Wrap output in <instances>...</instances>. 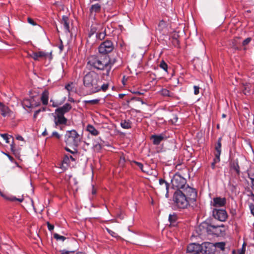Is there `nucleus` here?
I'll return each mask as SVG.
<instances>
[{"mask_svg": "<svg viewBox=\"0 0 254 254\" xmlns=\"http://www.w3.org/2000/svg\"><path fill=\"white\" fill-rule=\"evenodd\" d=\"M197 191L195 189L188 186L183 190H177L173 195L174 206L179 209L187 208L196 200Z\"/></svg>", "mask_w": 254, "mask_h": 254, "instance_id": "nucleus-1", "label": "nucleus"}, {"mask_svg": "<svg viewBox=\"0 0 254 254\" xmlns=\"http://www.w3.org/2000/svg\"><path fill=\"white\" fill-rule=\"evenodd\" d=\"M83 85L91 93L105 92L109 88L108 83H102V77L93 70L86 73L83 79Z\"/></svg>", "mask_w": 254, "mask_h": 254, "instance_id": "nucleus-2", "label": "nucleus"}, {"mask_svg": "<svg viewBox=\"0 0 254 254\" xmlns=\"http://www.w3.org/2000/svg\"><path fill=\"white\" fill-rule=\"evenodd\" d=\"M187 252L191 254H214L213 243L205 242L201 244L191 243L188 245Z\"/></svg>", "mask_w": 254, "mask_h": 254, "instance_id": "nucleus-3", "label": "nucleus"}, {"mask_svg": "<svg viewBox=\"0 0 254 254\" xmlns=\"http://www.w3.org/2000/svg\"><path fill=\"white\" fill-rule=\"evenodd\" d=\"M198 230L200 231V234L207 233L208 235L219 237L224 234L225 227L223 224L216 225L204 222L199 225Z\"/></svg>", "mask_w": 254, "mask_h": 254, "instance_id": "nucleus-4", "label": "nucleus"}, {"mask_svg": "<svg viewBox=\"0 0 254 254\" xmlns=\"http://www.w3.org/2000/svg\"><path fill=\"white\" fill-rule=\"evenodd\" d=\"M87 66L91 69L106 70V58L100 55H92L88 58Z\"/></svg>", "mask_w": 254, "mask_h": 254, "instance_id": "nucleus-5", "label": "nucleus"}, {"mask_svg": "<svg viewBox=\"0 0 254 254\" xmlns=\"http://www.w3.org/2000/svg\"><path fill=\"white\" fill-rule=\"evenodd\" d=\"M64 139L67 146L75 149L81 142L82 136L76 130L72 129L66 131Z\"/></svg>", "mask_w": 254, "mask_h": 254, "instance_id": "nucleus-6", "label": "nucleus"}, {"mask_svg": "<svg viewBox=\"0 0 254 254\" xmlns=\"http://www.w3.org/2000/svg\"><path fill=\"white\" fill-rule=\"evenodd\" d=\"M171 183L174 188H176L178 190H183L187 188L189 185H186V179L180 174H176L171 180Z\"/></svg>", "mask_w": 254, "mask_h": 254, "instance_id": "nucleus-7", "label": "nucleus"}, {"mask_svg": "<svg viewBox=\"0 0 254 254\" xmlns=\"http://www.w3.org/2000/svg\"><path fill=\"white\" fill-rule=\"evenodd\" d=\"M213 217L221 222L225 221L228 218V214L225 209L214 208L212 211Z\"/></svg>", "mask_w": 254, "mask_h": 254, "instance_id": "nucleus-8", "label": "nucleus"}, {"mask_svg": "<svg viewBox=\"0 0 254 254\" xmlns=\"http://www.w3.org/2000/svg\"><path fill=\"white\" fill-rule=\"evenodd\" d=\"M169 184L163 179L159 180V185L157 187L156 191L161 194H165L166 197H169L168 189Z\"/></svg>", "mask_w": 254, "mask_h": 254, "instance_id": "nucleus-9", "label": "nucleus"}, {"mask_svg": "<svg viewBox=\"0 0 254 254\" xmlns=\"http://www.w3.org/2000/svg\"><path fill=\"white\" fill-rule=\"evenodd\" d=\"M67 120L63 115H61L58 113H55L54 115V122L55 124V127L57 128H60L62 130V125H65L66 124Z\"/></svg>", "mask_w": 254, "mask_h": 254, "instance_id": "nucleus-10", "label": "nucleus"}, {"mask_svg": "<svg viewBox=\"0 0 254 254\" xmlns=\"http://www.w3.org/2000/svg\"><path fill=\"white\" fill-rule=\"evenodd\" d=\"M114 49L111 41L106 40L103 42L98 48L99 52L102 54H107L111 52Z\"/></svg>", "mask_w": 254, "mask_h": 254, "instance_id": "nucleus-11", "label": "nucleus"}, {"mask_svg": "<svg viewBox=\"0 0 254 254\" xmlns=\"http://www.w3.org/2000/svg\"><path fill=\"white\" fill-rule=\"evenodd\" d=\"M226 199L225 197H216L211 202V205L215 208L222 207L225 205Z\"/></svg>", "mask_w": 254, "mask_h": 254, "instance_id": "nucleus-12", "label": "nucleus"}, {"mask_svg": "<svg viewBox=\"0 0 254 254\" xmlns=\"http://www.w3.org/2000/svg\"><path fill=\"white\" fill-rule=\"evenodd\" d=\"M242 89L245 95L249 96L253 93L254 86L250 83H243L242 84Z\"/></svg>", "mask_w": 254, "mask_h": 254, "instance_id": "nucleus-13", "label": "nucleus"}, {"mask_svg": "<svg viewBox=\"0 0 254 254\" xmlns=\"http://www.w3.org/2000/svg\"><path fill=\"white\" fill-rule=\"evenodd\" d=\"M167 138V137L164 133H161L158 135L153 134L150 136V139L152 140L153 143L154 145H158L161 142Z\"/></svg>", "mask_w": 254, "mask_h": 254, "instance_id": "nucleus-14", "label": "nucleus"}, {"mask_svg": "<svg viewBox=\"0 0 254 254\" xmlns=\"http://www.w3.org/2000/svg\"><path fill=\"white\" fill-rule=\"evenodd\" d=\"M0 110L1 115L3 117H11L13 114V112L10 109L1 102H0Z\"/></svg>", "mask_w": 254, "mask_h": 254, "instance_id": "nucleus-15", "label": "nucleus"}, {"mask_svg": "<svg viewBox=\"0 0 254 254\" xmlns=\"http://www.w3.org/2000/svg\"><path fill=\"white\" fill-rule=\"evenodd\" d=\"M71 109V105L68 103H66L62 107L56 109L55 112L56 113H58L64 116V114L68 112Z\"/></svg>", "mask_w": 254, "mask_h": 254, "instance_id": "nucleus-16", "label": "nucleus"}, {"mask_svg": "<svg viewBox=\"0 0 254 254\" xmlns=\"http://www.w3.org/2000/svg\"><path fill=\"white\" fill-rule=\"evenodd\" d=\"M157 30L163 35L167 34L168 30L166 22L164 20L160 21L158 25Z\"/></svg>", "mask_w": 254, "mask_h": 254, "instance_id": "nucleus-17", "label": "nucleus"}, {"mask_svg": "<svg viewBox=\"0 0 254 254\" xmlns=\"http://www.w3.org/2000/svg\"><path fill=\"white\" fill-rule=\"evenodd\" d=\"M106 62L107 63V65H106V72L105 75L106 76H109L111 68H112L113 65L116 62V59L109 60V59L106 58Z\"/></svg>", "mask_w": 254, "mask_h": 254, "instance_id": "nucleus-18", "label": "nucleus"}, {"mask_svg": "<svg viewBox=\"0 0 254 254\" xmlns=\"http://www.w3.org/2000/svg\"><path fill=\"white\" fill-rule=\"evenodd\" d=\"M101 10V6L99 3L92 4L89 9L91 16H95L96 14L99 13Z\"/></svg>", "mask_w": 254, "mask_h": 254, "instance_id": "nucleus-19", "label": "nucleus"}, {"mask_svg": "<svg viewBox=\"0 0 254 254\" xmlns=\"http://www.w3.org/2000/svg\"><path fill=\"white\" fill-rule=\"evenodd\" d=\"M49 56L48 53H46L43 51H40L38 52H33L30 56L34 60H38L39 58H46Z\"/></svg>", "mask_w": 254, "mask_h": 254, "instance_id": "nucleus-20", "label": "nucleus"}, {"mask_svg": "<svg viewBox=\"0 0 254 254\" xmlns=\"http://www.w3.org/2000/svg\"><path fill=\"white\" fill-rule=\"evenodd\" d=\"M61 23L64 28L65 32H69V20L68 17L65 15H63Z\"/></svg>", "mask_w": 254, "mask_h": 254, "instance_id": "nucleus-21", "label": "nucleus"}, {"mask_svg": "<svg viewBox=\"0 0 254 254\" xmlns=\"http://www.w3.org/2000/svg\"><path fill=\"white\" fill-rule=\"evenodd\" d=\"M0 136H1L4 140H5V142L7 143H9V138H12V142L11 144H10L11 147V150L13 151L14 150V141H13V138L11 135H9L6 133H0Z\"/></svg>", "mask_w": 254, "mask_h": 254, "instance_id": "nucleus-22", "label": "nucleus"}, {"mask_svg": "<svg viewBox=\"0 0 254 254\" xmlns=\"http://www.w3.org/2000/svg\"><path fill=\"white\" fill-rule=\"evenodd\" d=\"M120 125L123 128L129 129L131 127L132 123L129 120H122Z\"/></svg>", "mask_w": 254, "mask_h": 254, "instance_id": "nucleus-23", "label": "nucleus"}, {"mask_svg": "<svg viewBox=\"0 0 254 254\" xmlns=\"http://www.w3.org/2000/svg\"><path fill=\"white\" fill-rule=\"evenodd\" d=\"M86 130L88 131L91 135L94 136H97L99 134V131L91 125H88L87 126Z\"/></svg>", "mask_w": 254, "mask_h": 254, "instance_id": "nucleus-24", "label": "nucleus"}, {"mask_svg": "<svg viewBox=\"0 0 254 254\" xmlns=\"http://www.w3.org/2000/svg\"><path fill=\"white\" fill-rule=\"evenodd\" d=\"M41 100L43 105H47L48 104L49 100V93L47 91L45 90L42 93L41 97Z\"/></svg>", "mask_w": 254, "mask_h": 254, "instance_id": "nucleus-25", "label": "nucleus"}, {"mask_svg": "<svg viewBox=\"0 0 254 254\" xmlns=\"http://www.w3.org/2000/svg\"><path fill=\"white\" fill-rule=\"evenodd\" d=\"M160 94L161 95L164 97H169L171 98H174L175 97V94L171 92L169 90L164 88L162 89L160 91Z\"/></svg>", "mask_w": 254, "mask_h": 254, "instance_id": "nucleus-26", "label": "nucleus"}, {"mask_svg": "<svg viewBox=\"0 0 254 254\" xmlns=\"http://www.w3.org/2000/svg\"><path fill=\"white\" fill-rule=\"evenodd\" d=\"M221 141H222V137H220L218 139L217 143L215 146V149L216 152L215 154H221V147H222Z\"/></svg>", "mask_w": 254, "mask_h": 254, "instance_id": "nucleus-27", "label": "nucleus"}, {"mask_svg": "<svg viewBox=\"0 0 254 254\" xmlns=\"http://www.w3.org/2000/svg\"><path fill=\"white\" fill-rule=\"evenodd\" d=\"M177 220V215L174 213L173 214H170L169 216V221L170 222L171 225L175 226L176 224Z\"/></svg>", "mask_w": 254, "mask_h": 254, "instance_id": "nucleus-28", "label": "nucleus"}, {"mask_svg": "<svg viewBox=\"0 0 254 254\" xmlns=\"http://www.w3.org/2000/svg\"><path fill=\"white\" fill-rule=\"evenodd\" d=\"M249 178L251 180L252 187L254 189V169L248 171Z\"/></svg>", "mask_w": 254, "mask_h": 254, "instance_id": "nucleus-29", "label": "nucleus"}, {"mask_svg": "<svg viewBox=\"0 0 254 254\" xmlns=\"http://www.w3.org/2000/svg\"><path fill=\"white\" fill-rule=\"evenodd\" d=\"M213 245L215 247V252H216L217 248L221 251H224L225 250V243L224 242H217L213 243Z\"/></svg>", "mask_w": 254, "mask_h": 254, "instance_id": "nucleus-30", "label": "nucleus"}, {"mask_svg": "<svg viewBox=\"0 0 254 254\" xmlns=\"http://www.w3.org/2000/svg\"><path fill=\"white\" fill-rule=\"evenodd\" d=\"M106 35L105 29H103V31L100 32H97L96 34V37L100 40H103Z\"/></svg>", "mask_w": 254, "mask_h": 254, "instance_id": "nucleus-31", "label": "nucleus"}, {"mask_svg": "<svg viewBox=\"0 0 254 254\" xmlns=\"http://www.w3.org/2000/svg\"><path fill=\"white\" fill-rule=\"evenodd\" d=\"M73 83H69L65 85V89L68 91V96H70V92H72L74 89V87L73 86Z\"/></svg>", "mask_w": 254, "mask_h": 254, "instance_id": "nucleus-32", "label": "nucleus"}, {"mask_svg": "<svg viewBox=\"0 0 254 254\" xmlns=\"http://www.w3.org/2000/svg\"><path fill=\"white\" fill-rule=\"evenodd\" d=\"M159 66L160 68L164 70L165 71L167 72L168 65L164 61H161V62L160 63Z\"/></svg>", "mask_w": 254, "mask_h": 254, "instance_id": "nucleus-33", "label": "nucleus"}, {"mask_svg": "<svg viewBox=\"0 0 254 254\" xmlns=\"http://www.w3.org/2000/svg\"><path fill=\"white\" fill-rule=\"evenodd\" d=\"M54 238L56 239L57 240H60L63 242L64 241L65 239V237L63 236H61L57 233L54 234Z\"/></svg>", "mask_w": 254, "mask_h": 254, "instance_id": "nucleus-34", "label": "nucleus"}, {"mask_svg": "<svg viewBox=\"0 0 254 254\" xmlns=\"http://www.w3.org/2000/svg\"><path fill=\"white\" fill-rule=\"evenodd\" d=\"M8 199L10 201H18L20 202H21L23 201V197H21V198H16L15 196H11L9 198H8Z\"/></svg>", "mask_w": 254, "mask_h": 254, "instance_id": "nucleus-35", "label": "nucleus"}, {"mask_svg": "<svg viewBox=\"0 0 254 254\" xmlns=\"http://www.w3.org/2000/svg\"><path fill=\"white\" fill-rule=\"evenodd\" d=\"M62 135L61 134H60L57 131H54L52 133L51 137H55L58 139H60L62 137Z\"/></svg>", "mask_w": 254, "mask_h": 254, "instance_id": "nucleus-36", "label": "nucleus"}, {"mask_svg": "<svg viewBox=\"0 0 254 254\" xmlns=\"http://www.w3.org/2000/svg\"><path fill=\"white\" fill-rule=\"evenodd\" d=\"M133 163H134L135 164H136L142 172H145V171L144 170V169H143V165L141 163L138 162H136L135 161H133Z\"/></svg>", "mask_w": 254, "mask_h": 254, "instance_id": "nucleus-37", "label": "nucleus"}, {"mask_svg": "<svg viewBox=\"0 0 254 254\" xmlns=\"http://www.w3.org/2000/svg\"><path fill=\"white\" fill-rule=\"evenodd\" d=\"M99 99H93L91 100H87L85 101V102L86 103H90L92 104H97L99 103Z\"/></svg>", "mask_w": 254, "mask_h": 254, "instance_id": "nucleus-38", "label": "nucleus"}, {"mask_svg": "<svg viewBox=\"0 0 254 254\" xmlns=\"http://www.w3.org/2000/svg\"><path fill=\"white\" fill-rule=\"evenodd\" d=\"M221 154H215V158L213 159V162L215 164L219 162L220 160V156Z\"/></svg>", "mask_w": 254, "mask_h": 254, "instance_id": "nucleus-39", "label": "nucleus"}, {"mask_svg": "<svg viewBox=\"0 0 254 254\" xmlns=\"http://www.w3.org/2000/svg\"><path fill=\"white\" fill-rule=\"evenodd\" d=\"M172 43L175 46L177 47V46H179L180 42H179V40L177 39V38L173 37Z\"/></svg>", "mask_w": 254, "mask_h": 254, "instance_id": "nucleus-40", "label": "nucleus"}, {"mask_svg": "<svg viewBox=\"0 0 254 254\" xmlns=\"http://www.w3.org/2000/svg\"><path fill=\"white\" fill-rule=\"evenodd\" d=\"M96 28L94 27H92L90 31L89 32L88 36L91 37L95 32H96Z\"/></svg>", "mask_w": 254, "mask_h": 254, "instance_id": "nucleus-41", "label": "nucleus"}, {"mask_svg": "<svg viewBox=\"0 0 254 254\" xmlns=\"http://www.w3.org/2000/svg\"><path fill=\"white\" fill-rule=\"evenodd\" d=\"M233 169L236 171L237 174L240 173L239 166L238 164L234 165L233 167Z\"/></svg>", "mask_w": 254, "mask_h": 254, "instance_id": "nucleus-42", "label": "nucleus"}, {"mask_svg": "<svg viewBox=\"0 0 254 254\" xmlns=\"http://www.w3.org/2000/svg\"><path fill=\"white\" fill-rule=\"evenodd\" d=\"M194 88V94L195 95H197L199 93V87L198 86L194 85L193 86Z\"/></svg>", "mask_w": 254, "mask_h": 254, "instance_id": "nucleus-43", "label": "nucleus"}, {"mask_svg": "<svg viewBox=\"0 0 254 254\" xmlns=\"http://www.w3.org/2000/svg\"><path fill=\"white\" fill-rule=\"evenodd\" d=\"M47 225L48 227V229L50 231H52L54 229V226L51 224H50L49 222H47Z\"/></svg>", "mask_w": 254, "mask_h": 254, "instance_id": "nucleus-44", "label": "nucleus"}, {"mask_svg": "<svg viewBox=\"0 0 254 254\" xmlns=\"http://www.w3.org/2000/svg\"><path fill=\"white\" fill-rule=\"evenodd\" d=\"M245 249H246V245H245V244L244 243L243 245V247H242L241 250L239 251L238 254H245Z\"/></svg>", "mask_w": 254, "mask_h": 254, "instance_id": "nucleus-45", "label": "nucleus"}, {"mask_svg": "<svg viewBox=\"0 0 254 254\" xmlns=\"http://www.w3.org/2000/svg\"><path fill=\"white\" fill-rule=\"evenodd\" d=\"M27 21L29 23H30V24L32 25H36V22L34 21V20L33 19H32L31 18H30V17H28L27 18Z\"/></svg>", "mask_w": 254, "mask_h": 254, "instance_id": "nucleus-46", "label": "nucleus"}, {"mask_svg": "<svg viewBox=\"0 0 254 254\" xmlns=\"http://www.w3.org/2000/svg\"><path fill=\"white\" fill-rule=\"evenodd\" d=\"M23 105L26 106L27 108H31L32 106L31 104L29 102L28 100L24 101L23 102Z\"/></svg>", "mask_w": 254, "mask_h": 254, "instance_id": "nucleus-47", "label": "nucleus"}, {"mask_svg": "<svg viewBox=\"0 0 254 254\" xmlns=\"http://www.w3.org/2000/svg\"><path fill=\"white\" fill-rule=\"evenodd\" d=\"M251 40V39L250 38H248L245 39L243 42V45L245 46L248 44L250 42Z\"/></svg>", "mask_w": 254, "mask_h": 254, "instance_id": "nucleus-48", "label": "nucleus"}, {"mask_svg": "<svg viewBox=\"0 0 254 254\" xmlns=\"http://www.w3.org/2000/svg\"><path fill=\"white\" fill-rule=\"evenodd\" d=\"M65 149L66 151L72 153V154H74V153H76L77 152V150H76V148H75L74 149L75 150V151H72L71 150H70L69 148H68L67 147H65Z\"/></svg>", "mask_w": 254, "mask_h": 254, "instance_id": "nucleus-49", "label": "nucleus"}, {"mask_svg": "<svg viewBox=\"0 0 254 254\" xmlns=\"http://www.w3.org/2000/svg\"><path fill=\"white\" fill-rule=\"evenodd\" d=\"M41 112V110L40 109H39V110H37L36 111H35L34 112V118H36L37 116H38V115L39 114V113Z\"/></svg>", "mask_w": 254, "mask_h": 254, "instance_id": "nucleus-50", "label": "nucleus"}, {"mask_svg": "<svg viewBox=\"0 0 254 254\" xmlns=\"http://www.w3.org/2000/svg\"><path fill=\"white\" fill-rule=\"evenodd\" d=\"M140 99H141L140 98H138V97H132L130 99V101H138V102H139Z\"/></svg>", "mask_w": 254, "mask_h": 254, "instance_id": "nucleus-51", "label": "nucleus"}, {"mask_svg": "<svg viewBox=\"0 0 254 254\" xmlns=\"http://www.w3.org/2000/svg\"><path fill=\"white\" fill-rule=\"evenodd\" d=\"M73 252H69L65 250H62L61 251V254H69V253H73Z\"/></svg>", "mask_w": 254, "mask_h": 254, "instance_id": "nucleus-52", "label": "nucleus"}, {"mask_svg": "<svg viewBox=\"0 0 254 254\" xmlns=\"http://www.w3.org/2000/svg\"><path fill=\"white\" fill-rule=\"evenodd\" d=\"M16 139L18 140H21V141H23L24 140V138H23V137L21 135H17L16 137Z\"/></svg>", "mask_w": 254, "mask_h": 254, "instance_id": "nucleus-53", "label": "nucleus"}, {"mask_svg": "<svg viewBox=\"0 0 254 254\" xmlns=\"http://www.w3.org/2000/svg\"><path fill=\"white\" fill-rule=\"evenodd\" d=\"M251 211L252 214L254 216V206L253 205H251L250 206Z\"/></svg>", "mask_w": 254, "mask_h": 254, "instance_id": "nucleus-54", "label": "nucleus"}, {"mask_svg": "<svg viewBox=\"0 0 254 254\" xmlns=\"http://www.w3.org/2000/svg\"><path fill=\"white\" fill-rule=\"evenodd\" d=\"M177 120H178V117H177V116H174V118L173 119H172V122L173 123H176L177 122Z\"/></svg>", "mask_w": 254, "mask_h": 254, "instance_id": "nucleus-55", "label": "nucleus"}, {"mask_svg": "<svg viewBox=\"0 0 254 254\" xmlns=\"http://www.w3.org/2000/svg\"><path fill=\"white\" fill-rule=\"evenodd\" d=\"M95 147L98 149H101L102 147V145L98 143L95 145Z\"/></svg>", "mask_w": 254, "mask_h": 254, "instance_id": "nucleus-56", "label": "nucleus"}, {"mask_svg": "<svg viewBox=\"0 0 254 254\" xmlns=\"http://www.w3.org/2000/svg\"><path fill=\"white\" fill-rule=\"evenodd\" d=\"M104 9L105 10H107V11H109L110 10H111V8L110 7H108L107 6V5L106 6H105L104 7H103Z\"/></svg>", "mask_w": 254, "mask_h": 254, "instance_id": "nucleus-57", "label": "nucleus"}, {"mask_svg": "<svg viewBox=\"0 0 254 254\" xmlns=\"http://www.w3.org/2000/svg\"><path fill=\"white\" fill-rule=\"evenodd\" d=\"M59 49H60L61 51H62L64 49V46H63L62 42H61V44L59 46Z\"/></svg>", "mask_w": 254, "mask_h": 254, "instance_id": "nucleus-58", "label": "nucleus"}, {"mask_svg": "<svg viewBox=\"0 0 254 254\" xmlns=\"http://www.w3.org/2000/svg\"><path fill=\"white\" fill-rule=\"evenodd\" d=\"M68 101L71 102H74V100L72 98L70 97V96H68Z\"/></svg>", "mask_w": 254, "mask_h": 254, "instance_id": "nucleus-59", "label": "nucleus"}, {"mask_svg": "<svg viewBox=\"0 0 254 254\" xmlns=\"http://www.w3.org/2000/svg\"><path fill=\"white\" fill-rule=\"evenodd\" d=\"M211 166L212 168L213 169H215V163L212 162V163H211Z\"/></svg>", "mask_w": 254, "mask_h": 254, "instance_id": "nucleus-60", "label": "nucleus"}, {"mask_svg": "<svg viewBox=\"0 0 254 254\" xmlns=\"http://www.w3.org/2000/svg\"><path fill=\"white\" fill-rule=\"evenodd\" d=\"M92 193L93 194H95L96 193V191L95 189L93 187V189H92Z\"/></svg>", "mask_w": 254, "mask_h": 254, "instance_id": "nucleus-61", "label": "nucleus"}, {"mask_svg": "<svg viewBox=\"0 0 254 254\" xmlns=\"http://www.w3.org/2000/svg\"><path fill=\"white\" fill-rule=\"evenodd\" d=\"M68 157L67 156H66V157H65L64 158V159L63 162H64V163H67V162H66V161H67V160H68Z\"/></svg>", "mask_w": 254, "mask_h": 254, "instance_id": "nucleus-62", "label": "nucleus"}, {"mask_svg": "<svg viewBox=\"0 0 254 254\" xmlns=\"http://www.w3.org/2000/svg\"><path fill=\"white\" fill-rule=\"evenodd\" d=\"M47 134V132L46 131V130H45L42 133V135H46Z\"/></svg>", "mask_w": 254, "mask_h": 254, "instance_id": "nucleus-63", "label": "nucleus"}, {"mask_svg": "<svg viewBox=\"0 0 254 254\" xmlns=\"http://www.w3.org/2000/svg\"><path fill=\"white\" fill-rule=\"evenodd\" d=\"M69 158L72 161H75V159L71 155L69 156Z\"/></svg>", "mask_w": 254, "mask_h": 254, "instance_id": "nucleus-64", "label": "nucleus"}]
</instances>
